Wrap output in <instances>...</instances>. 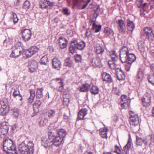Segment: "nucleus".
Returning <instances> with one entry per match:
<instances>
[{"instance_id": "obj_28", "label": "nucleus", "mask_w": 154, "mask_h": 154, "mask_svg": "<svg viewBox=\"0 0 154 154\" xmlns=\"http://www.w3.org/2000/svg\"><path fill=\"white\" fill-rule=\"evenodd\" d=\"M100 134L101 136L103 138H107V133L108 131L107 128L105 127L100 128Z\"/></svg>"}, {"instance_id": "obj_21", "label": "nucleus", "mask_w": 154, "mask_h": 154, "mask_svg": "<svg viewBox=\"0 0 154 154\" xmlns=\"http://www.w3.org/2000/svg\"><path fill=\"white\" fill-rule=\"evenodd\" d=\"M42 104V102L40 100H36L33 105V109L35 114H36L39 110V108ZM35 115H33L34 116Z\"/></svg>"}, {"instance_id": "obj_18", "label": "nucleus", "mask_w": 154, "mask_h": 154, "mask_svg": "<svg viewBox=\"0 0 154 154\" xmlns=\"http://www.w3.org/2000/svg\"><path fill=\"white\" fill-rule=\"evenodd\" d=\"M52 63L53 67L57 70H59L61 67V62L57 58L53 59Z\"/></svg>"}, {"instance_id": "obj_32", "label": "nucleus", "mask_w": 154, "mask_h": 154, "mask_svg": "<svg viewBox=\"0 0 154 154\" xmlns=\"http://www.w3.org/2000/svg\"><path fill=\"white\" fill-rule=\"evenodd\" d=\"M138 46L140 51L143 52L145 50V45L143 41L139 40L138 42Z\"/></svg>"}, {"instance_id": "obj_51", "label": "nucleus", "mask_w": 154, "mask_h": 154, "mask_svg": "<svg viewBox=\"0 0 154 154\" xmlns=\"http://www.w3.org/2000/svg\"><path fill=\"white\" fill-rule=\"evenodd\" d=\"M48 119L45 118L39 122V124L41 126H44L46 125L48 123Z\"/></svg>"}, {"instance_id": "obj_37", "label": "nucleus", "mask_w": 154, "mask_h": 154, "mask_svg": "<svg viewBox=\"0 0 154 154\" xmlns=\"http://www.w3.org/2000/svg\"><path fill=\"white\" fill-rule=\"evenodd\" d=\"M65 65L69 67H71L72 66V58L70 57H68L66 58L65 60Z\"/></svg>"}, {"instance_id": "obj_33", "label": "nucleus", "mask_w": 154, "mask_h": 154, "mask_svg": "<svg viewBox=\"0 0 154 154\" xmlns=\"http://www.w3.org/2000/svg\"><path fill=\"white\" fill-rule=\"evenodd\" d=\"M30 96L28 99V102L30 103H32L33 102L35 96V91L33 89H31L30 91Z\"/></svg>"}, {"instance_id": "obj_56", "label": "nucleus", "mask_w": 154, "mask_h": 154, "mask_svg": "<svg viewBox=\"0 0 154 154\" xmlns=\"http://www.w3.org/2000/svg\"><path fill=\"white\" fill-rule=\"evenodd\" d=\"M30 6L29 2L28 1H25L23 5V7L25 9H28Z\"/></svg>"}, {"instance_id": "obj_50", "label": "nucleus", "mask_w": 154, "mask_h": 154, "mask_svg": "<svg viewBox=\"0 0 154 154\" xmlns=\"http://www.w3.org/2000/svg\"><path fill=\"white\" fill-rule=\"evenodd\" d=\"M121 99L122 102H126L128 103H130V100L128 99V97L126 95H122Z\"/></svg>"}, {"instance_id": "obj_47", "label": "nucleus", "mask_w": 154, "mask_h": 154, "mask_svg": "<svg viewBox=\"0 0 154 154\" xmlns=\"http://www.w3.org/2000/svg\"><path fill=\"white\" fill-rule=\"evenodd\" d=\"M40 4L41 7L42 8H46L48 7L47 0H42Z\"/></svg>"}, {"instance_id": "obj_29", "label": "nucleus", "mask_w": 154, "mask_h": 154, "mask_svg": "<svg viewBox=\"0 0 154 154\" xmlns=\"http://www.w3.org/2000/svg\"><path fill=\"white\" fill-rule=\"evenodd\" d=\"M95 51L97 54H102L104 51V49L100 45L95 47Z\"/></svg>"}, {"instance_id": "obj_38", "label": "nucleus", "mask_w": 154, "mask_h": 154, "mask_svg": "<svg viewBox=\"0 0 154 154\" xmlns=\"http://www.w3.org/2000/svg\"><path fill=\"white\" fill-rule=\"evenodd\" d=\"M69 50L70 52L72 54H73L75 52H76L77 48L73 41L71 43L69 47Z\"/></svg>"}, {"instance_id": "obj_53", "label": "nucleus", "mask_w": 154, "mask_h": 154, "mask_svg": "<svg viewBox=\"0 0 154 154\" xmlns=\"http://www.w3.org/2000/svg\"><path fill=\"white\" fill-rule=\"evenodd\" d=\"M12 15L13 17L12 18L14 23H17L18 21V19L17 14L15 13H13Z\"/></svg>"}, {"instance_id": "obj_9", "label": "nucleus", "mask_w": 154, "mask_h": 154, "mask_svg": "<svg viewBox=\"0 0 154 154\" xmlns=\"http://www.w3.org/2000/svg\"><path fill=\"white\" fill-rule=\"evenodd\" d=\"M151 96L150 94L147 93L142 98V104L146 108L149 107L150 105Z\"/></svg>"}, {"instance_id": "obj_40", "label": "nucleus", "mask_w": 154, "mask_h": 154, "mask_svg": "<svg viewBox=\"0 0 154 154\" xmlns=\"http://www.w3.org/2000/svg\"><path fill=\"white\" fill-rule=\"evenodd\" d=\"M56 111L53 109H48L46 112V114L48 115V117L52 118L56 114Z\"/></svg>"}, {"instance_id": "obj_15", "label": "nucleus", "mask_w": 154, "mask_h": 154, "mask_svg": "<svg viewBox=\"0 0 154 154\" xmlns=\"http://www.w3.org/2000/svg\"><path fill=\"white\" fill-rule=\"evenodd\" d=\"M68 41L65 38L61 37L60 38L59 41V45L61 49H64L67 46Z\"/></svg>"}, {"instance_id": "obj_45", "label": "nucleus", "mask_w": 154, "mask_h": 154, "mask_svg": "<svg viewBox=\"0 0 154 154\" xmlns=\"http://www.w3.org/2000/svg\"><path fill=\"white\" fill-rule=\"evenodd\" d=\"M104 32L108 35H113L114 33L113 30L109 27H106L104 28Z\"/></svg>"}, {"instance_id": "obj_64", "label": "nucleus", "mask_w": 154, "mask_h": 154, "mask_svg": "<svg viewBox=\"0 0 154 154\" xmlns=\"http://www.w3.org/2000/svg\"><path fill=\"white\" fill-rule=\"evenodd\" d=\"M54 5V3L51 2L49 0H47V6H48L50 7H52Z\"/></svg>"}, {"instance_id": "obj_6", "label": "nucleus", "mask_w": 154, "mask_h": 154, "mask_svg": "<svg viewBox=\"0 0 154 154\" xmlns=\"http://www.w3.org/2000/svg\"><path fill=\"white\" fill-rule=\"evenodd\" d=\"M22 50L21 47L18 45H16L12 50L11 54L10 55L11 57L14 58L18 57L21 53Z\"/></svg>"}, {"instance_id": "obj_55", "label": "nucleus", "mask_w": 154, "mask_h": 154, "mask_svg": "<svg viewBox=\"0 0 154 154\" xmlns=\"http://www.w3.org/2000/svg\"><path fill=\"white\" fill-rule=\"evenodd\" d=\"M113 152H116L117 154H120L121 153V150L119 147L117 145H116L115 147V149L113 150Z\"/></svg>"}, {"instance_id": "obj_30", "label": "nucleus", "mask_w": 154, "mask_h": 154, "mask_svg": "<svg viewBox=\"0 0 154 154\" xmlns=\"http://www.w3.org/2000/svg\"><path fill=\"white\" fill-rule=\"evenodd\" d=\"M90 87V85L87 84H84L79 88V90L81 92H87L88 91Z\"/></svg>"}, {"instance_id": "obj_62", "label": "nucleus", "mask_w": 154, "mask_h": 154, "mask_svg": "<svg viewBox=\"0 0 154 154\" xmlns=\"http://www.w3.org/2000/svg\"><path fill=\"white\" fill-rule=\"evenodd\" d=\"M75 59L77 61H81L82 60L81 56L79 55H77L75 56Z\"/></svg>"}, {"instance_id": "obj_54", "label": "nucleus", "mask_w": 154, "mask_h": 154, "mask_svg": "<svg viewBox=\"0 0 154 154\" xmlns=\"http://www.w3.org/2000/svg\"><path fill=\"white\" fill-rule=\"evenodd\" d=\"M130 103H127L126 102H124L121 103V106L122 109H126V106H129Z\"/></svg>"}, {"instance_id": "obj_52", "label": "nucleus", "mask_w": 154, "mask_h": 154, "mask_svg": "<svg viewBox=\"0 0 154 154\" xmlns=\"http://www.w3.org/2000/svg\"><path fill=\"white\" fill-rule=\"evenodd\" d=\"M81 3L79 0H73V5L75 7H79L81 5Z\"/></svg>"}, {"instance_id": "obj_20", "label": "nucleus", "mask_w": 154, "mask_h": 154, "mask_svg": "<svg viewBox=\"0 0 154 154\" xmlns=\"http://www.w3.org/2000/svg\"><path fill=\"white\" fill-rule=\"evenodd\" d=\"M87 113V110L85 109H82L80 110L78 113V119L79 120L84 119L85 116Z\"/></svg>"}, {"instance_id": "obj_19", "label": "nucleus", "mask_w": 154, "mask_h": 154, "mask_svg": "<svg viewBox=\"0 0 154 154\" xmlns=\"http://www.w3.org/2000/svg\"><path fill=\"white\" fill-rule=\"evenodd\" d=\"M18 149V153L17 152L18 154H28L29 153L26 145L23 146L22 145H19Z\"/></svg>"}, {"instance_id": "obj_59", "label": "nucleus", "mask_w": 154, "mask_h": 154, "mask_svg": "<svg viewBox=\"0 0 154 154\" xmlns=\"http://www.w3.org/2000/svg\"><path fill=\"white\" fill-rule=\"evenodd\" d=\"M143 2V0H140V1H137L136 2V4L138 8L142 7V4Z\"/></svg>"}, {"instance_id": "obj_63", "label": "nucleus", "mask_w": 154, "mask_h": 154, "mask_svg": "<svg viewBox=\"0 0 154 154\" xmlns=\"http://www.w3.org/2000/svg\"><path fill=\"white\" fill-rule=\"evenodd\" d=\"M70 101L68 98H63V102L64 103V104L65 105H67L68 104V103Z\"/></svg>"}, {"instance_id": "obj_24", "label": "nucleus", "mask_w": 154, "mask_h": 154, "mask_svg": "<svg viewBox=\"0 0 154 154\" xmlns=\"http://www.w3.org/2000/svg\"><path fill=\"white\" fill-rule=\"evenodd\" d=\"M131 146V141L128 140L127 144L124 147L122 154H129V151Z\"/></svg>"}, {"instance_id": "obj_34", "label": "nucleus", "mask_w": 154, "mask_h": 154, "mask_svg": "<svg viewBox=\"0 0 154 154\" xmlns=\"http://www.w3.org/2000/svg\"><path fill=\"white\" fill-rule=\"evenodd\" d=\"M43 89L42 88H38L37 89L36 94V97L37 98L40 99L43 97Z\"/></svg>"}, {"instance_id": "obj_48", "label": "nucleus", "mask_w": 154, "mask_h": 154, "mask_svg": "<svg viewBox=\"0 0 154 154\" xmlns=\"http://www.w3.org/2000/svg\"><path fill=\"white\" fill-rule=\"evenodd\" d=\"M48 63V58L46 56H44L42 58L40 63L42 65H47Z\"/></svg>"}, {"instance_id": "obj_8", "label": "nucleus", "mask_w": 154, "mask_h": 154, "mask_svg": "<svg viewBox=\"0 0 154 154\" xmlns=\"http://www.w3.org/2000/svg\"><path fill=\"white\" fill-rule=\"evenodd\" d=\"M9 129L8 127L5 122L2 123L0 127V136L2 138L7 134Z\"/></svg>"}, {"instance_id": "obj_13", "label": "nucleus", "mask_w": 154, "mask_h": 154, "mask_svg": "<svg viewBox=\"0 0 154 154\" xmlns=\"http://www.w3.org/2000/svg\"><path fill=\"white\" fill-rule=\"evenodd\" d=\"M57 83V87L55 88L60 92H62L63 89V82L61 79L58 78L56 79Z\"/></svg>"}, {"instance_id": "obj_44", "label": "nucleus", "mask_w": 154, "mask_h": 154, "mask_svg": "<svg viewBox=\"0 0 154 154\" xmlns=\"http://www.w3.org/2000/svg\"><path fill=\"white\" fill-rule=\"evenodd\" d=\"M59 137L62 138L63 139H64V138L65 137L66 132L65 129H61L59 130V131L58 132Z\"/></svg>"}, {"instance_id": "obj_36", "label": "nucleus", "mask_w": 154, "mask_h": 154, "mask_svg": "<svg viewBox=\"0 0 154 154\" xmlns=\"http://www.w3.org/2000/svg\"><path fill=\"white\" fill-rule=\"evenodd\" d=\"M55 137L54 133L51 132L49 133L48 138L50 144L51 143L53 144Z\"/></svg>"}, {"instance_id": "obj_7", "label": "nucleus", "mask_w": 154, "mask_h": 154, "mask_svg": "<svg viewBox=\"0 0 154 154\" xmlns=\"http://www.w3.org/2000/svg\"><path fill=\"white\" fill-rule=\"evenodd\" d=\"M128 49L126 46H124L120 50V57L122 62L126 61L125 57L128 54Z\"/></svg>"}, {"instance_id": "obj_11", "label": "nucleus", "mask_w": 154, "mask_h": 154, "mask_svg": "<svg viewBox=\"0 0 154 154\" xmlns=\"http://www.w3.org/2000/svg\"><path fill=\"white\" fill-rule=\"evenodd\" d=\"M38 63L35 60H31L28 63V66L31 72L34 71L38 67Z\"/></svg>"}, {"instance_id": "obj_23", "label": "nucleus", "mask_w": 154, "mask_h": 154, "mask_svg": "<svg viewBox=\"0 0 154 154\" xmlns=\"http://www.w3.org/2000/svg\"><path fill=\"white\" fill-rule=\"evenodd\" d=\"M101 63L100 60L97 57L94 58L91 62V65L94 67H96L100 65Z\"/></svg>"}, {"instance_id": "obj_61", "label": "nucleus", "mask_w": 154, "mask_h": 154, "mask_svg": "<svg viewBox=\"0 0 154 154\" xmlns=\"http://www.w3.org/2000/svg\"><path fill=\"white\" fill-rule=\"evenodd\" d=\"M63 13L67 15H68L69 14V12H68V10L67 8H65L62 11Z\"/></svg>"}, {"instance_id": "obj_3", "label": "nucleus", "mask_w": 154, "mask_h": 154, "mask_svg": "<svg viewBox=\"0 0 154 154\" xmlns=\"http://www.w3.org/2000/svg\"><path fill=\"white\" fill-rule=\"evenodd\" d=\"M39 49L36 46H33L27 50H25L23 52V57L28 58L37 52Z\"/></svg>"}, {"instance_id": "obj_27", "label": "nucleus", "mask_w": 154, "mask_h": 154, "mask_svg": "<svg viewBox=\"0 0 154 154\" xmlns=\"http://www.w3.org/2000/svg\"><path fill=\"white\" fill-rule=\"evenodd\" d=\"M102 79L103 81L110 83L112 81L111 76L106 72H103L102 75Z\"/></svg>"}, {"instance_id": "obj_31", "label": "nucleus", "mask_w": 154, "mask_h": 154, "mask_svg": "<svg viewBox=\"0 0 154 154\" xmlns=\"http://www.w3.org/2000/svg\"><path fill=\"white\" fill-rule=\"evenodd\" d=\"M63 140L62 138L59 136L56 137H55L53 144L56 146H59L61 144Z\"/></svg>"}, {"instance_id": "obj_25", "label": "nucleus", "mask_w": 154, "mask_h": 154, "mask_svg": "<svg viewBox=\"0 0 154 154\" xmlns=\"http://www.w3.org/2000/svg\"><path fill=\"white\" fill-rule=\"evenodd\" d=\"M27 149L29 154H33L34 151V144L32 141H29L27 145Z\"/></svg>"}, {"instance_id": "obj_10", "label": "nucleus", "mask_w": 154, "mask_h": 154, "mask_svg": "<svg viewBox=\"0 0 154 154\" xmlns=\"http://www.w3.org/2000/svg\"><path fill=\"white\" fill-rule=\"evenodd\" d=\"M32 35L31 31L29 29H25L22 32V36L25 41H29Z\"/></svg>"}, {"instance_id": "obj_16", "label": "nucleus", "mask_w": 154, "mask_h": 154, "mask_svg": "<svg viewBox=\"0 0 154 154\" xmlns=\"http://www.w3.org/2000/svg\"><path fill=\"white\" fill-rule=\"evenodd\" d=\"M126 21L127 29L129 32L131 34L135 28L134 24L129 19H127Z\"/></svg>"}, {"instance_id": "obj_43", "label": "nucleus", "mask_w": 154, "mask_h": 154, "mask_svg": "<svg viewBox=\"0 0 154 154\" xmlns=\"http://www.w3.org/2000/svg\"><path fill=\"white\" fill-rule=\"evenodd\" d=\"M110 56L111 57L112 60L116 61L118 57L116 55V52L114 51H112L109 52Z\"/></svg>"}, {"instance_id": "obj_12", "label": "nucleus", "mask_w": 154, "mask_h": 154, "mask_svg": "<svg viewBox=\"0 0 154 154\" xmlns=\"http://www.w3.org/2000/svg\"><path fill=\"white\" fill-rule=\"evenodd\" d=\"M118 23L119 30L120 32L125 33L126 31V26L124 21L122 20H119Z\"/></svg>"}, {"instance_id": "obj_1", "label": "nucleus", "mask_w": 154, "mask_h": 154, "mask_svg": "<svg viewBox=\"0 0 154 154\" xmlns=\"http://www.w3.org/2000/svg\"><path fill=\"white\" fill-rule=\"evenodd\" d=\"M4 150L7 154H18L15 145L10 139H5L3 142Z\"/></svg>"}, {"instance_id": "obj_58", "label": "nucleus", "mask_w": 154, "mask_h": 154, "mask_svg": "<svg viewBox=\"0 0 154 154\" xmlns=\"http://www.w3.org/2000/svg\"><path fill=\"white\" fill-rule=\"evenodd\" d=\"M112 91L114 93H115L116 94H119V90H118L116 87H114L113 88Z\"/></svg>"}, {"instance_id": "obj_5", "label": "nucleus", "mask_w": 154, "mask_h": 154, "mask_svg": "<svg viewBox=\"0 0 154 154\" xmlns=\"http://www.w3.org/2000/svg\"><path fill=\"white\" fill-rule=\"evenodd\" d=\"M144 31L146 34V37L150 42L154 41V34L153 32V30L149 27L145 28Z\"/></svg>"}, {"instance_id": "obj_26", "label": "nucleus", "mask_w": 154, "mask_h": 154, "mask_svg": "<svg viewBox=\"0 0 154 154\" xmlns=\"http://www.w3.org/2000/svg\"><path fill=\"white\" fill-rule=\"evenodd\" d=\"M73 42L75 45L77 49L82 50L84 48L85 45V43L83 41H82L79 43H78L76 40Z\"/></svg>"}, {"instance_id": "obj_60", "label": "nucleus", "mask_w": 154, "mask_h": 154, "mask_svg": "<svg viewBox=\"0 0 154 154\" xmlns=\"http://www.w3.org/2000/svg\"><path fill=\"white\" fill-rule=\"evenodd\" d=\"M126 63L127 64H125V68L127 71H128L131 68V63Z\"/></svg>"}, {"instance_id": "obj_49", "label": "nucleus", "mask_w": 154, "mask_h": 154, "mask_svg": "<svg viewBox=\"0 0 154 154\" xmlns=\"http://www.w3.org/2000/svg\"><path fill=\"white\" fill-rule=\"evenodd\" d=\"M149 82L153 85H154V75H149L147 76Z\"/></svg>"}, {"instance_id": "obj_35", "label": "nucleus", "mask_w": 154, "mask_h": 154, "mask_svg": "<svg viewBox=\"0 0 154 154\" xmlns=\"http://www.w3.org/2000/svg\"><path fill=\"white\" fill-rule=\"evenodd\" d=\"M116 74L117 79L119 80H122L125 79V75L120 70H119V71L116 72Z\"/></svg>"}, {"instance_id": "obj_14", "label": "nucleus", "mask_w": 154, "mask_h": 154, "mask_svg": "<svg viewBox=\"0 0 154 154\" xmlns=\"http://www.w3.org/2000/svg\"><path fill=\"white\" fill-rule=\"evenodd\" d=\"M126 61L125 62H122L123 63H132L136 60V57L135 55L132 54H128L125 57Z\"/></svg>"}, {"instance_id": "obj_4", "label": "nucleus", "mask_w": 154, "mask_h": 154, "mask_svg": "<svg viewBox=\"0 0 154 154\" xmlns=\"http://www.w3.org/2000/svg\"><path fill=\"white\" fill-rule=\"evenodd\" d=\"M129 114L130 115L129 120L130 125L133 126L138 125L139 121L137 115L132 111H129Z\"/></svg>"}, {"instance_id": "obj_22", "label": "nucleus", "mask_w": 154, "mask_h": 154, "mask_svg": "<svg viewBox=\"0 0 154 154\" xmlns=\"http://www.w3.org/2000/svg\"><path fill=\"white\" fill-rule=\"evenodd\" d=\"M41 144L46 148H47L51 146L48 138L46 137H42V138Z\"/></svg>"}, {"instance_id": "obj_57", "label": "nucleus", "mask_w": 154, "mask_h": 154, "mask_svg": "<svg viewBox=\"0 0 154 154\" xmlns=\"http://www.w3.org/2000/svg\"><path fill=\"white\" fill-rule=\"evenodd\" d=\"M13 115L15 117H17L19 116V112L17 109H14L13 110Z\"/></svg>"}, {"instance_id": "obj_46", "label": "nucleus", "mask_w": 154, "mask_h": 154, "mask_svg": "<svg viewBox=\"0 0 154 154\" xmlns=\"http://www.w3.org/2000/svg\"><path fill=\"white\" fill-rule=\"evenodd\" d=\"M91 92L93 94H97L99 92V88L96 86H93L90 89Z\"/></svg>"}, {"instance_id": "obj_42", "label": "nucleus", "mask_w": 154, "mask_h": 154, "mask_svg": "<svg viewBox=\"0 0 154 154\" xmlns=\"http://www.w3.org/2000/svg\"><path fill=\"white\" fill-rule=\"evenodd\" d=\"M143 74L142 69L140 68H139L137 75V79L139 81L141 80L143 78Z\"/></svg>"}, {"instance_id": "obj_2", "label": "nucleus", "mask_w": 154, "mask_h": 154, "mask_svg": "<svg viewBox=\"0 0 154 154\" xmlns=\"http://www.w3.org/2000/svg\"><path fill=\"white\" fill-rule=\"evenodd\" d=\"M9 106L8 102L6 99L0 101V115H5L9 111Z\"/></svg>"}, {"instance_id": "obj_41", "label": "nucleus", "mask_w": 154, "mask_h": 154, "mask_svg": "<svg viewBox=\"0 0 154 154\" xmlns=\"http://www.w3.org/2000/svg\"><path fill=\"white\" fill-rule=\"evenodd\" d=\"M101 25H97L95 23H93L92 29L95 30V32H99L101 29Z\"/></svg>"}, {"instance_id": "obj_39", "label": "nucleus", "mask_w": 154, "mask_h": 154, "mask_svg": "<svg viewBox=\"0 0 154 154\" xmlns=\"http://www.w3.org/2000/svg\"><path fill=\"white\" fill-rule=\"evenodd\" d=\"M13 95L15 98H16L17 97H19V99L20 101L22 100V96L20 94V92L19 91L14 89Z\"/></svg>"}, {"instance_id": "obj_17", "label": "nucleus", "mask_w": 154, "mask_h": 154, "mask_svg": "<svg viewBox=\"0 0 154 154\" xmlns=\"http://www.w3.org/2000/svg\"><path fill=\"white\" fill-rule=\"evenodd\" d=\"M136 143L138 146H141L143 143L146 145L148 141L146 139L142 138L139 136H136Z\"/></svg>"}]
</instances>
